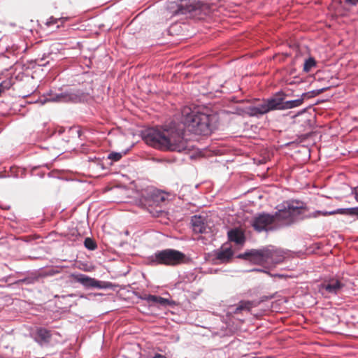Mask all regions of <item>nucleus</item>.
Here are the masks:
<instances>
[{"label":"nucleus","instance_id":"obj_4","mask_svg":"<svg viewBox=\"0 0 358 358\" xmlns=\"http://www.w3.org/2000/svg\"><path fill=\"white\" fill-rule=\"evenodd\" d=\"M191 262L192 259L186 254L174 248L158 250L147 257V264L152 266L160 265L176 267Z\"/></svg>","mask_w":358,"mask_h":358},{"label":"nucleus","instance_id":"obj_32","mask_svg":"<svg viewBox=\"0 0 358 358\" xmlns=\"http://www.w3.org/2000/svg\"><path fill=\"white\" fill-rule=\"evenodd\" d=\"M343 1L345 4L350 6H355L358 3V0H343Z\"/></svg>","mask_w":358,"mask_h":358},{"label":"nucleus","instance_id":"obj_39","mask_svg":"<svg viewBox=\"0 0 358 358\" xmlns=\"http://www.w3.org/2000/svg\"><path fill=\"white\" fill-rule=\"evenodd\" d=\"M176 160V158H174V159H164V161H166L169 163H173V162H175Z\"/></svg>","mask_w":358,"mask_h":358},{"label":"nucleus","instance_id":"obj_8","mask_svg":"<svg viewBox=\"0 0 358 358\" xmlns=\"http://www.w3.org/2000/svg\"><path fill=\"white\" fill-rule=\"evenodd\" d=\"M70 277L73 282L80 283L85 289H98L117 291L120 287L118 284L113 283L109 281L100 280L78 272L71 273Z\"/></svg>","mask_w":358,"mask_h":358},{"label":"nucleus","instance_id":"obj_23","mask_svg":"<svg viewBox=\"0 0 358 358\" xmlns=\"http://www.w3.org/2000/svg\"><path fill=\"white\" fill-rule=\"evenodd\" d=\"M67 20V17H55L51 16L49 19H48L45 24L48 27L57 29L62 27Z\"/></svg>","mask_w":358,"mask_h":358},{"label":"nucleus","instance_id":"obj_46","mask_svg":"<svg viewBox=\"0 0 358 358\" xmlns=\"http://www.w3.org/2000/svg\"><path fill=\"white\" fill-rule=\"evenodd\" d=\"M124 234H125L126 235H129V231H127H127H125Z\"/></svg>","mask_w":358,"mask_h":358},{"label":"nucleus","instance_id":"obj_37","mask_svg":"<svg viewBox=\"0 0 358 358\" xmlns=\"http://www.w3.org/2000/svg\"><path fill=\"white\" fill-rule=\"evenodd\" d=\"M196 278V275L194 273H192L189 274V279H192V280H195V278Z\"/></svg>","mask_w":358,"mask_h":358},{"label":"nucleus","instance_id":"obj_48","mask_svg":"<svg viewBox=\"0 0 358 358\" xmlns=\"http://www.w3.org/2000/svg\"><path fill=\"white\" fill-rule=\"evenodd\" d=\"M4 91H0V96H1V94L2 92H3Z\"/></svg>","mask_w":358,"mask_h":358},{"label":"nucleus","instance_id":"obj_6","mask_svg":"<svg viewBox=\"0 0 358 358\" xmlns=\"http://www.w3.org/2000/svg\"><path fill=\"white\" fill-rule=\"evenodd\" d=\"M324 91H307L298 95L296 99H287L290 95L285 91H276L275 101L277 110H286L301 106L305 100L316 96Z\"/></svg>","mask_w":358,"mask_h":358},{"label":"nucleus","instance_id":"obj_40","mask_svg":"<svg viewBox=\"0 0 358 358\" xmlns=\"http://www.w3.org/2000/svg\"><path fill=\"white\" fill-rule=\"evenodd\" d=\"M76 133L78 134V136L80 138L82 135V131L80 129L76 130Z\"/></svg>","mask_w":358,"mask_h":358},{"label":"nucleus","instance_id":"obj_24","mask_svg":"<svg viewBox=\"0 0 358 358\" xmlns=\"http://www.w3.org/2000/svg\"><path fill=\"white\" fill-rule=\"evenodd\" d=\"M336 213L334 212V210H330V211L317 210H315L313 213H308V214H306V215L302 216L301 217V220H306V219H310V218H317V217H318L320 215L329 216V215H336Z\"/></svg>","mask_w":358,"mask_h":358},{"label":"nucleus","instance_id":"obj_21","mask_svg":"<svg viewBox=\"0 0 358 358\" xmlns=\"http://www.w3.org/2000/svg\"><path fill=\"white\" fill-rule=\"evenodd\" d=\"M285 202L289 203V205L292 206L294 208H299L296 210L295 208L294 210V212L299 217L304 215H303V211H307L309 210V208L308 207L307 204L301 200L292 199L285 201Z\"/></svg>","mask_w":358,"mask_h":358},{"label":"nucleus","instance_id":"obj_10","mask_svg":"<svg viewBox=\"0 0 358 358\" xmlns=\"http://www.w3.org/2000/svg\"><path fill=\"white\" fill-rule=\"evenodd\" d=\"M275 110L277 109L275 93L267 98H264L258 103L248 106L243 110L245 115L257 118H260L263 115Z\"/></svg>","mask_w":358,"mask_h":358},{"label":"nucleus","instance_id":"obj_5","mask_svg":"<svg viewBox=\"0 0 358 358\" xmlns=\"http://www.w3.org/2000/svg\"><path fill=\"white\" fill-rule=\"evenodd\" d=\"M327 100L317 99L314 103L310 104L292 116V118L294 119L293 123L296 125L299 132L311 131L315 127L316 114L313 106L324 102Z\"/></svg>","mask_w":358,"mask_h":358},{"label":"nucleus","instance_id":"obj_20","mask_svg":"<svg viewBox=\"0 0 358 358\" xmlns=\"http://www.w3.org/2000/svg\"><path fill=\"white\" fill-rule=\"evenodd\" d=\"M52 336L51 331L44 327L36 329L35 334V340L40 344L48 343Z\"/></svg>","mask_w":358,"mask_h":358},{"label":"nucleus","instance_id":"obj_3","mask_svg":"<svg viewBox=\"0 0 358 358\" xmlns=\"http://www.w3.org/2000/svg\"><path fill=\"white\" fill-rule=\"evenodd\" d=\"M32 91L31 94H22L19 96L28 98L27 102L29 103H40L44 105L48 102H63V103H80L84 99L85 93L83 91H64L59 94H53L52 91H47L42 95H38Z\"/></svg>","mask_w":358,"mask_h":358},{"label":"nucleus","instance_id":"obj_45","mask_svg":"<svg viewBox=\"0 0 358 358\" xmlns=\"http://www.w3.org/2000/svg\"><path fill=\"white\" fill-rule=\"evenodd\" d=\"M10 208V206H5V208H4L8 210V209H9Z\"/></svg>","mask_w":358,"mask_h":358},{"label":"nucleus","instance_id":"obj_47","mask_svg":"<svg viewBox=\"0 0 358 358\" xmlns=\"http://www.w3.org/2000/svg\"><path fill=\"white\" fill-rule=\"evenodd\" d=\"M162 210L161 209H160V210H156V212H157V213H160V212H162Z\"/></svg>","mask_w":358,"mask_h":358},{"label":"nucleus","instance_id":"obj_18","mask_svg":"<svg viewBox=\"0 0 358 358\" xmlns=\"http://www.w3.org/2000/svg\"><path fill=\"white\" fill-rule=\"evenodd\" d=\"M42 276L41 274L37 273H28L22 278L15 280L13 284L20 285H34L36 282H40Z\"/></svg>","mask_w":358,"mask_h":358},{"label":"nucleus","instance_id":"obj_12","mask_svg":"<svg viewBox=\"0 0 358 358\" xmlns=\"http://www.w3.org/2000/svg\"><path fill=\"white\" fill-rule=\"evenodd\" d=\"M273 213L262 212L257 213L251 221V226L258 233L275 231L277 227L272 226L274 222Z\"/></svg>","mask_w":358,"mask_h":358},{"label":"nucleus","instance_id":"obj_14","mask_svg":"<svg viewBox=\"0 0 358 358\" xmlns=\"http://www.w3.org/2000/svg\"><path fill=\"white\" fill-rule=\"evenodd\" d=\"M134 294L139 299L145 300L148 302H152L153 303L158 304L160 307H173L176 304V301L158 295L145 294L143 296H141L138 293H134Z\"/></svg>","mask_w":358,"mask_h":358},{"label":"nucleus","instance_id":"obj_36","mask_svg":"<svg viewBox=\"0 0 358 358\" xmlns=\"http://www.w3.org/2000/svg\"><path fill=\"white\" fill-rule=\"evenodd\" d=\"M153 358H166V357L162 354L157 353L155 355Z\"/></svg>","mask_w":358,"mask_h":358},{"label":"nucleus","instance_id":"obj_16","mask_svg":"<svg viewBox=\"0 0 358 358\" xmlns=\"http://www.w3.org/2000/svg\"><path fill=\"white\" fill-rule=\"evenodd\" d=\"M192 231L196 234L206 233V223L205 218L201 215H194L191 217Z\"/></svg>","mask_w":358,"mask_h":358},{"label":"nucleus","instance_id":"obj_43","mask_svg":"<svg viewBox=\"0 0 358 358\" xmlns=\"http://www.w3.org/2000/svg\"><path fill=\"white\" fill-rule=\"evenodd\" d=\"M320 90H330V88H329V87H324L320 88Z\"/></svg>","mask_w":358,"mask_h":358},{"label":"nucleus","instance_id":"obj_44","mask_svg":"<svg viewBox=\"0 0 358 358\" xmlns=\"http://www.w3.org/2000/svg\"><path fill=\"white\" fill-rule=\"evenodd\" d=\"M1 87H3V83H0V90H2Z\"/></svg>","mask_w":358,"mask_h":358},{"label":"nucleus","instance_id":"obj_30","mask_svg":"<svg viewBox=\"0 0 358 358\" xmlns=\"http://www.w3.org/2000/svg\"><path fill=\"white\" fill-rule=\"evenodd\" d=\"M249 272H261L266 274H270L269 269L264 266L263 268H254L248 271Z\"/></svg>","mask_w":358,"mask_h":358},{"label":"nucleus","instance_id":"obj_9","mask_svg":"<svg viewBox=\"0 0 358 358\" xmlns=\"http://www.w3.org/2000/svg\"><path fill=\"white\" fill-rule=\"evenodd\" d=\"M206 4L197 0H180L178 3L171 2L167 5V10L172 15H196L203 10Z\"/></svg>","mask_w":358,"mask_h":358},{"label":"nucleus","instance_id":"obj_7","mask_svg":"<svg viewBox=\"0 0 358 358\" xmlns=\"http://www.w3.org/2000/svg\"><path fill=\"white\" fill-rule=\"evenodd\" d=\"M167 194L163 190L154 187H148L141 190L138 199V205L141 208H147L150 213H152L148 208L156 206L161 208L162 204L167 200Z\"/></svg>","mask_w":358,"mask_h":358},{"label":"nucleus","instance_id":"obj_29","mask_svg":"<svg viewBox=\"0 0 358 358\" xmlns=\"http://www.w3.org/2000/svg\"><path fill=\"white\" fill-rule=\"evenodd\" d=\"M38 238H39V236H22V237L17 238L16 240H20L25 243H30L33 240H35Z\"/></svg>","mask_w":358,"mask_h":358},{"label":"nucleus","instance_id":"obj_34","mask_svg":"<svg viewBox=\"0 0 358 358\" xmlns=\"http://www.w3.org/2000/svg\"><path fill=\"white\" fill-rule=\"evenodd\" d=\"M268 275L271 276V277H278L279 278H284V275L283 274H280V273H271L270 274H268Z\"/></svg>","mask_w":358,"mask_h":358},{"label":"nucleus","instance_id":"obj_41","mask_svg":"<svg viewBox=\"0 0 358 358\" xmlns=\"http://www.w3.org/2000/svg\"><path fill=\"white\" fill-rule=\"evenodd\" d=\"M310 136L309 133L301 134V136L303 137V138H307Z\"/></svg>","mask_w":358,"mask_h":358},{"label":"nucleus","instance_id":"obj_19","mask_svg":"<svg viewBox=\"0 0 358 358\" xmlns=\"http://www.w3.org/2000/svg\"><path fill=\"white\" fill-rule=\"evenodd\" d=\"M216 259L222 262H229L234 256V251L231 247L222 246L215 251Z\"/></svg>","mask_w":358,"mask_h":358},{"label":"nucleus","instance_id":"obj_49","mask_svg":"<svg viewBox=\"0 0 358 358\" xmlns=\"http://www.w3.org/2000/svg\"><path fill=\"white\" fill-rule=\"evenodd\" d=\"M10 227L11 228H15V227L13 225H10Z\"/></svg>","mask_w":358,"mask_h":358},{"label":"nucleus","instance_id":"obj_17","mask_svg":"<svg viewBox=\"0 0 358 358\" xmlns=\"http://www.w3.org/2000/svg\"><path fill=\"white\" fill-rule=\"evenodd\" d=\"M252 307L250 301H240L238 304L231 306L228 308L227 315L241 314L243 312H250Z\"/></svg>","mask_w":358,"mask_h":358},{"label":"nucleus","instance_id":"obj_38","mask_svg":"<svg viewBox=\"0 0 358 358\" xmlns=\"http://www.w3.org/2000/svg\"><path fill=\"white\" fill-rule=\"evenodd\" d=\"M71 235H72L73 236H77L78 235H79V236H80V234L78 233V231L77 230H74V231H73L71 232Z\"/></svg>","mask_w":358,"mask_h":358},{"label":"nucleus","instance_id":"obj_2","mask_svg":"<svg viewBox=\"0 0 358 358\" xmlns=\"http://www.w3.org/2000/svg\"><path fill=\"white\" fill-rule=\"evenodd\" d=\"M236 258L248 261L253 264L262 265L265 263L278 264L283 261L284 257L275 246L269 245L259 249L247 250L238 254Z\"/></svg>","mask_w":358,"mask_h":358},{"label":"nucleus","instance_id":"obj_31","mask_svg":"<svg viewBox=\"0 0 358 358\" xmlns=\"http://www.w3.org/2000/svg\"><path fill=\"white\" fill-rule=\"evenodd\" d=\"M351 194L354 195L356 201L358 202V185L352 188Z\"/></svg>","mask_w":358,"mask_h":358},{"label":"nucleus","instance_id":"obj_27","mask_svg":"<svg viewBox=\"0 0 358 358\" xmlns=\"http://www.w3.org/2000/svg\"><path fill=\"white\" fill-rule=\"evenodd\" d=\"M83 244L85 248L90 251H94L97 248L96 241L90 237H86L84 240Z\"/></svg>","mask_w":358,"mask_h":358},{"label":"nucleus","instance_id":"obj_42","mask_svg":"<svg viewBox=\"0 0 358 358\" xmlns=\"http://www.w3.org/2000/svg\"><path fill=\"white\" fill-rule=\"evenodd\" d=\"M93 294L94 296H102V295H103V294H101V293H94V294Z\"/></svg>","mask_w":358,"mask_h":358},{"label":"nucleus","instance_id":"obj_11","mask_svg":"<svg viewBox=\"0 0 358 358\" xmlns=\"http://www.w3.org/2000/svg\"><path fill=\"white\" fill-rule=\"evenodd\" d=\"M297 208H295L296 210ZM275 209L277 210L273 213L274 220L284 222L283 225L285 227H289L296 223L299 220H301L302 216L299 217L294 212V207L285 201L278 204Z\"/></svg>","mask_w":358,"mask_h":358},{"label":"nucleus","instance_id":"obj_13","mask_svg":"<svg viewBox=\"0 0 358 358\" xmlns=\"http://www.w3.org/2000/svg\"><path fill=\"white\" fill-rule=\"evenodd\" d=\"M345 286V285L339 280L330 278L324 280L319 285V291L323 294V291H326L329 294H337Z\"/></svg>","mask_w":358,"mask_h":358},{"label":"nucleus","instance_id":"obj_26","mask_svg":"<svg viewBox=\"0 0 358 358\" xmlns=\"http://www.w3.org/2000/svg\"><path fill=\"white\" fill-rule=\"evenodd\" d=\"M317 65L316 60L313 57L306 59L303 64V71L308 73Z\"/></svg>","mask_w":358,"mask_h":358},{"label":"nucleus","instance_id":"obj_1","mask_svg":"<svg viewBox=\"0 0 358 358\" xmlns=\"http://www.w3.org/2000/svg\"><path fill=\"white\" fill-rule=\"evenodd\" d=\"M217 114L199 106H185L180 120L174 119L162 126V129L148 127L141 131L140 136L148 145L155 148L187 153L191 145L185 138L187 131L195 135H210L218 127Z\"/></svg>","mask_w":358,"mask_h":358},{"label":"nucleus","instance_id":"obj_33","mask_svg":"<svg viewBox=\"0 0 358 358\" xmlns=\"http://www.w3.org/2000/svg\"><path fill=\"white\" fill-rule=\"evenodd\" d=\"M273 298V296L272 295H269V296H261L260 298V301L261 302H264V301H268V299H271Z\"/></svg>","mask_w":358,"mask_h":358},{"label":"nucleus","instance_id":"obj_15","mask_svg":"<svg viewBox=\"0 0 358 358\" xmlns=\"http://www.w3.org/2000/svg\"><path fill=\"white\" fill-rule=\"evenodd\" d=\"M228 241L234 243L236 245H243L246 237L244 231L239 227H233L227 231Z\"/></svg>","mask_w":358,"mask_h":358},{"label":"nucleus","instance_id":"obj_28","mask_svg":"<svg viewBox=\"0 0 358 358\" xmlns=\"http://www.w3.org/2000/svg\"><path fill=\"white\" fill-rule=\"evenodd\" d=\"M65 131V129L64 127H59V130L54 129L53 131H50V129H48V137H52L53 135H55L56 133H58V135H62Z\"/></svg>","mask_w":358,"mask_h":358},{"label":"nucleus","instance_id":"obj_25","mask_svg":"<svg viewBox=\"0 0 358 358\" xmlns=\"http://www.w3.org/2000/svg\"><path fill=\"white\" fill-rule=\"evenodd\" d=\"M336 214L345 215L351 217H355L358 219V206L350 208H340L334 210Z\"/></svg>","mask_w":358,"mask_h":358},{"label":"nucleus","instance_id":"obj_35","mask_svg":"<svg viewBox=\"0 0 358 358\" xmlns=\"http://www.w3.org/2000/svg\"><path fill=\"white\" fill-rule=\"evenodd\" d=\"M8 220L12 221V222H16V217L15 216V215H11L10 217H8Z\"/></svg>","mask_w":358,"mask_h":358},{"label":"nucleus","instance_id":"obj_22","mask_svg":"<svg viewBox=\"0 0 358 358\" xmlns=\"http://www.w3.org/2000/svg\"><path fill=\"white\" fill-rule=\"evenodd\" d=\"M133 147V145L130 146V148L126 149L123 152H111L108 154L107 159L106 160V163L108 166L113 165V162H118L121 159V158L125 155L130 150L131 148Z\"/></svg>","mask_w":358,"mask_h":358}]
</instances>
